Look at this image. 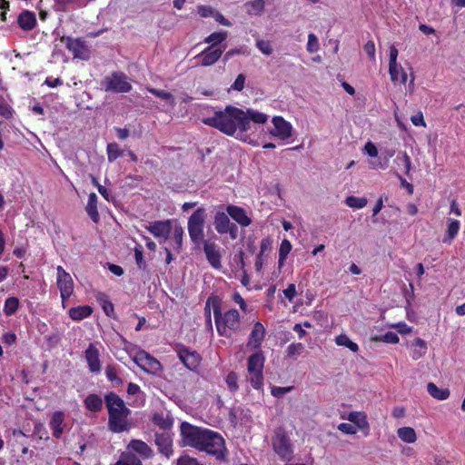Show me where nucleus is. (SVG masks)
<instances>
[{
	"label": "nucleus",
	"instance_id": "obj_1",
	"mask_svg": "<svg viewBox=\"0 0 465 465\" xmlns=\"http://www.w3.org/2000/svg\"><path fill=\"white\" fill-rule=\"evenodd\" d=\"M180 430L183 446L205 451L215 456L218 460H226L225 441L218 432L192 425L187 421L181 423Z\"/></svg>",
	"mask_w": 465,
	"mask_h": 465
},
{
	"label": "nucleus",
	"instance_id": "obj_2",
	"mask_svg": "<svg viewBox=\"0 0 465 465\" xmlns=\"http://www.w3.org/2000/svg\"><path fill=\"white\" fill-rule=\"evenodd\" d=\"M266 329L261 322H255L247 341V348L254 351L247 359L248 381L252 387L257 391L263 389V367L265 357L262 351V344L265 339Z\"/></svg>",
	"mask_w": 465,
	"mask_h": 465
},
{
	"label": "nucleus",
	"instance_id": "obj_3",
	"mask_svg": "<svg viewBox=\"0 0 465 465\" xmlns=\"http://www.w3.org/2000/svg\"><path fill=\"white\" fill-rule=\"evenodd\" d=\"M202 122L228 136H233L237 131L243 134L249 130L247 114L233 105H227L223 110L214 111L213 116L204 117Z\"/></svg>",
	"mask_w": 465,
	"mask_h": 465
},
{
	"label": "nucleus",
	"instance_id": "obj_4",
	"mask_svg": "<svg viewBox=\"0 0 465 465\" xmlns=\"http://www.w3.org/2000/svg\"><path fill=\"white\" fill-rule=\"evenodd\" d=\"M213 317L219 336L232 338L233 332L241 329V316L236 309L222 312L221 300L213 302Z\"/></svg>",
	"mask_w": 465,
	"mask_h": 465
},
{
	"label": "nucleus",
	"instance_id": "obj_5",
	"mask_svg": "<svg viewBox=\"0 0 465 465\" xmlns=\"http://www.w3.org/2000/svg\"><path fill=\"white\" fill-rule=\"evenodd\" d=\"M126 448L128 451H123L114 465H143L141 460L134 452L143 459H152L154 456L153 449L142 440H131Z\"/></svg>",
	"mask_w": 465,
	"mask_h": 465
},
{
	"label": "nucleus",
	"instance_id": "obj_6",
	"mask_svg": "<svg viewBox=\"0 0 465 465\" xmlns=\"http://www.w3.org/2000/svg\"><path fill=\"white\" fill-rule=\"evenodd\" d=\"M206 211L203 207L197 208L188 218L187 229L191 242L195 245L204 242V225Z\"/></svg>",
	"mask_w": 465,
	"mask_h": 465
},
{
	"label": "nucleus",
	"instance_id": "obj_7",
	"mask_svg": "<svg viewBox=\"0 0 465 465\" xmlns=\"http://www.w3.org/2000/svg\"><path fill=\"white\" fill-rule=\"evenodd\" d=\"M108 411V429L113 433H122L128 431L132 428V422L129 420L131 410H107Z\"/></svg>",
	"mask_w": 465,
	"mask_h": 465
},
{
	"label": "nucleus",
	"instance_id": "obj_8",
	"mask_svg": "<svg viewBox=\"0 0 465 465\" xmlns=\"http://www.w3.org/2000/svg\"><path fill=\"white\" fill-rule=\"evenodd\" d=\"M101 89L112 93H128L132 84L123 72H114L101 81Z\"/></svg>",
	"mask_w": 465,
	"mask_h": 465
},
{
	"label": "nucleus",
	"instance_id": "obj_9",
	"mask_svg": "<svg viewBox=\"0 0 465 465\" xmlns=\"http://www.w3.org/2000/svg\"><path fill=\"white\" fill-rule=\"evenodd\" d=\"M272 448L282 460H290L292 458L293 451L291 440L282 428H278L274 431Z\"/></svg>",
	"mask_w": 465,
	"mask_h": 465
},
{
	"label": "nucleus",
	"instance_id": "obj_10",
	"mask_svg": "<svg viewBox=\"0 0 465 465\" xmlns=\"http://www.w3.org/2000/svg\"><path fill=\"white\" fill-rule=\"evenodd\" d=\"M175 351L179 360L188 370L198 372V369L202 362V356L198 351L192 350L182 343H177L175 345Z\"/></svg>",
	"mask_w": 465,
	"mask_h": 465
},
{
	"label": "nucleus",
	"instance_id": "obj_11",
	"mask_svg": "<svg viewBox=\"0 0 465 465\" xmlns=\"http://www.w3.org/2000/svg\"><path fill=\"white\" fill-rule=\"evenodd\" d=\"M56 284L60 291L63 304L74 292V282L71 275L62 267H57Z\"/></svg>",
	"mask_w": 465,
	"mask_h": 465
},
{
	"label": "nucleus",
	"instance_id": "obj_12",
	"mask_svg": "<svg viewBox=\"0 0 465 465\" xmlns=\"http://www.w3.org/2000/svg\"><path fill=\"white\" fill-rule=\"evenodd\" d=\"M214 228L220 234L229 233L230 237L234 240L238 236V227L235 223H231L228 214L223 212H217L213 221Z\"/></svg>",
	"mask_w": 465,
	"mask_h": 465
},
{
	"label": "nucleus",
	"instance_id": "obj_13",
	"mask_svg": "<svg viewBox=\"0 0 465 465\" xmlns=\"http://www.w3.org/2000/svg\"><path fill=\"white\" fill-rule=\"evenodd\" d=\"M136 364L148 373H157L162 370L160 361L145 351H140L134 357Z\"/></svg>",
	"mask_w": 465,
	"mask_h": 465
},
{
	"label": "nucleus",
	"instance_id": "obj_14",
	"mask_svg": "<svg viewBox=\"0 0 465 465\" xmlns=\"http://www.w3.org/2000/svg\"><path fill=\"white\" fill-rule=\"evenodd\" d=\"M274 128L270 131V134L279 138L280 140L285 141L292 135V126L282 116H274L272 120Z\"/></svg>",
	"mask_w": 465,
	"mask_h": 465
},
{
	"label": "nucleus",
	"instance_id": "obj_15",
	"mask_svg": "<svg viewBox=\"0 0 465 465\" xmlns=\"http://www.w3.org/2000/svg\"><path fill=\"white\" fill-rule=\"evenodd\" d=\"M154 443L157 446V450L160 454L165 456L167 459L173 454V438L167 432L154 434Z\"/></svg>",
	"mask_w": 465,
	"mask_h": 465
},
{
	"label": "nucleus",
	"instance_id": "obj_16",
	"mask_svg": "<svg viewBox=\"0 0 465 465\" xmlns=\"http://www.w3.org/2000/svg\"><path fill=\"white\" fill-rule=\"evenodd\" d=\"M62 42L64 43L66 48L73 54L74 58L85 59L88 55V49L84 41L72 37H63Z\"/></svg>",
	"mask_w": 465,
	"mask_h": 465
},
{
	"label": "nucleus",
	"instance_id": "obj_17",
	"mask_svg": "<svg viewBox=\"0 0 465 465\" xmlns=\"http://www.w3.org/2000/svg\"><path fill=\"white\" fill-rule=\"evenodd\" d=\"M203 252L206 256L208 262L215 269H220L222 267L221 262V253L217 244L209 240L203 242Z\"/></svg>",
	"mask_w": 465,
	"mask_h": 465
},
{
	"label": "nucleus",
	"instance_id": "obj_18",
	"mask_svg": "<svg viewBox=\"0 0 465 465\" xmlns=\"http://www.w3.org/2000/svg\"><path fill=\"white\" fill-rule=\"evenodd\" d=\"M84 357L91 372L97 373L101 371L100 353L94 343H89Z\"/></svg>",
	"mask_w": 465,
	"mask_h": 465
},
{
	"label": "nucleus",
	"instance_id": "obj_19",
	"mask_svg": "<svg viewBox=\"0 0 465 465\" xmlns=\"http://www.w3.org/2000/svg\"><path fill=\"white\" fill-rule=\"evenodd\" d=\"M145 228L154 237H163V240H167L171 233V222L170 220L155 221L152 224L145 226Z\"/></svg>",
	"mask_w": 465,
	"mask_h": 465
},
{
	"label": "nucleus",
	"instance_id": "obj_20",
	"mask_svg": "<svg viewBox=\"0 0 465 465\" xmlns=\"http://www.w3.org/2000/svg\"><path fill=\"white\" fill-rule=\"evenodd\" d=\"M225 46L223 48L206 47L199 55L202 57L201 64L203 66H211L214 64L223 55Z\"/></svg>",
	"mask_w": 465,
	"mask_h": 465
},
{
	"label": "nucleus",
	"instance_id": "obj_21",
	"mask_svg": "<svg viewBox=\"0 0 465 465\" xmlns=\"http://www.w3.org/2000/svg\"><path fill=\"white\" fill-rule=\"evenodd\" d=\"M228 215H230L241 226L247 227L252 223V220L247 216L243 208L236 205H229L226 208Z\"/></svg>",
	"mask_w": 465,
	"mask_h": 465
},
{
	"label": "nucleus",
	"instance_id": "obj_22",
	"mask_svg": "<svg viewBox=\"0 0 465 465\" xmlns=\"http://www.w3.org/2000/svg\"><path fill=\"white\" fill-rule=\"evenodd\" d=\"M104 402L107 410H130L126 405L124 400L115 392L111 391L105 394Z\"/></svg>",
	"mask_w": 465,
	"mask_h": 465
},
{
	"label": "nucleus",
	"instance_id": "obj_23",
	"mask_svg": "<svg viewBox=\"0 0 465 465\" xmlns=\"http://www.w3.org/2000/svg\"><path fill=\"white\" fill-rule=\"evenodd\" d=\"M98 198L94 193H91L88 196L87 204L85 211L90 219L94 223H98L100 221V215L97 209Z\"/></svg>",
	"mask_w": 465,
	"mask_h": 465
},
{
	"label": "nucleus",
	"instance_id": "obj_24",
	"mask_svg": "<svg viewBox=\"0 0 465 465\" xmlns=\"http://www.w3.org/2000/svg\"><path fill=\"white\" fill-rule=\"evenodd\" d=\"M64 415L62 411H55L50 420L49 426L53 430V436L59 439L63 433V423Z\"/></svg>",
	"mask_w": 465,
	"mask_h": 465
},
{
	"label": "nucleus",
	"instance_id": "obj_25",
	"mask_svg": "<svg viewBox=\"0 0 465 465\" xmlns=\"http://www.w3.org/2000/svg\"><path fill=\"white\" fill-rule=\"evenodd\" d=\"M19 26L26 31L32 30L36 25L35 15L30 11H23L18 16Z\"/></svg>",
	"mask_w": 465,
	"mask_h": 465
},
{
	"label": "nucleus",
	"instance_id": "obj_26",
	"mask_svg": "<svg viewBox=\"0 0 465 465\" xmlns=\"http://www.w3.org/2000/svg\"><path fill=\"white\" fill-rule=\"evenodd\" d=\"M92 312L93 308L91 306L82 305L71 308L68 312V314L73 321L79 322L89 317Z\"/></svg>",
	"mask_w": 465,
	"mask_h": 465
},
{
	"label": "nucleus",
	"instance_id": "obj_27",
	"mask_svg": "<svg viewBox=\"0 0 465 465\" xmlns=\"http://www.w3.org/2000/svg\"><path fill=\"white\" fill-rule=\"evenodd\" d=\"M351 423L355 424L356 427L361 430H369L370 425L367 420V416L362 411H351L349 413L347 418Z\"/></svg>",
	"mask_w": 465,
	"mask_h": 465
},
{
	"label": "nucleus",
	"instance_id": "obj_28",
	"mask_svg": "<svg viewBox=\"0 0 465 465\" xmlns=\"http://www.w3.org/2000/svg\"><path fill=\"white\" fill-rule=\"evenodd\" d=\"M86 410L92 412H98L103 409V400L95 393L89 394L84 401Z\"/></svg>",
	"mask_w": 465,
	"mask_h": 465
},
{
	"label": "nucleus",
	"instance_id": "obj_29",
	"mask_svg": "<svg viewBox=\"0 0 465 465\" xmlns=\"http://www.w3.org/2000/svg\"><path fill=\"white\" fill-rule=\"evenodd\" d=\"M428 393L438 401H444L450 397V390L448 388H439L435 383L429 382L427 384Z\"/></svg>",
	"mask_w": 465,
	"mask_h": 465
},
{
	"label": "nucleus",
	"instance_id": "obj_30",
	"mask_svg": "<svg viewBox=\"0 0 465 465\" xmlns=\"http://www.w3.org/2000/svg\"><path fill=\"white\" fill-rule=\"evenodd\" d=\"M152 421L162 430H169L173 425V419L172 416L169 414L164 415L163 412L154 413L152 418Z\"/></svg>",
	"mask_w": 465,
	"mask_h": 465
},
{
	"label": "nucleus",
	"instance_id": "obj_31",
	"mask_svg": "<svg viewBox=\"0 0 465 465\" xmlns=\"http://www.w3.org/2000/svg\"><path fill=\"white\" fill-rule=\"evenodd\" d=\"M427 352V345L424 340L421 338H416L412 342V349L411 351V357L412 360L417 361L424 356Z\"/></svg>",
	"mask_w": 465,
	"mask_h": 465
},
{
	"label": "nucleus",
	"instance_id": "obj_32",
	"mask_svg": "<svg viewBox=\"0 0 465 465\" xmlns=\"http://www.w3.org/2000/svg\"><path fill=\"white\" fill-rule=\"evenodd\" d=\"M398 437L406 443H413L417 440L416 432L411 427H401L397 430Z\"/></svg>",
	"mask_w": 465,
	"mask_h": 465
},
{
	"label": "nucleus",
	"instance_id": "obj_33",
	"mask_svg": "<svg viewBox=\"0 0 465 465\" xmlns=\"http://www.w3.org/2000/svg\"><path fill=\"white\" fill-rule=\"evenodd\" d=\"M460 230V222L458 220H449L447 234L443 239V242L450 243L456 237Z\"/></svg>",
	"mask_w": 465,
	"mask_h": 465
},
{
	"label": "nucleus",
	"instance_id": "obj_34",
	"mask_svg": "<svg viewBox=\"0 0 465 465\" xmlns=\"http://www.w3.org/2000/svg\"><path fill=\"white\" fill-rule=\"evenodd\" d=\"M335 343L338 346H343L348 348L352 352H357L359 351V346L356 342L350 340V338L346 334H340L335 338Z\"/></svg>",
	"mask_w": 465,
	"mask_h": 465
},
{
	"label": "nucleus",
	"instance_id": "obj_35",
	"mask_svg": "<svg viewBox=\"0 0 465 465\" xmlns=\"http://www.w3.org/2000/svg\"><path fill=\"white\" fill-rule=\"evenodd\" d=\"M292 246L289 240L283 239L282 241V242L280 244V248H279V259H278V263H279L280 267L282 266L283 263L285 262L288 254L292 251Z\"/></svg>",
	"mask_w": 465,
	"mask_h": 465
},
{
	"label": "nucleus",
	"instance_id": "obj_36",
	"mask_svg": "<svg viewBox=\"0 0 465 465\" xmlns=\"http://www.w3.org/2000/svg\"><path fill=\"white\" fill-rule=\"evenodd\" d=\"M19 300L16 297H8L4 305V313L6 316L14 315L19 307Z\"/></svg>",
	"mask_w": 465,
	"mask_h": 465
},
{
	"label": "nucleus",
	"instance_id": "obj_37",
	"mask_svg": "<svg viewBox=\"0 0 465 465\" xmlns=\"http://www.w3.org/2000/svg\"><path fill=\"white\" fill-rule=\"evenodd\" d=\"M227 36H228V34L225 31L214 32V33L211 34L210 35H208L205 38L204 42L208 43V44H212L211 46H213V48L215 45H220L223 41H225Z\"/></svg>",
	"mask_w": 465,
	"mask_h": 465
},
{
	"label": "nucleus",
	"instance_id": "obj_38",
	"mask_svg": "<svg viewBox=\"0 0 465 465\" xmlns=\"http://www.w3.org/2000/svg\"><path fill=\"white\" fill-rule=\"evenodd\" d=\"M106 152L109 162H114L123 155V151L120 149L119 144L116 143H108Z\"/></svg>",
	"mask_w": 465,
	"mask_h": 465
},
{
	"label": "nucleus",
	"instance_id": "obj_39",
	"mask_svg": "<svg viewBox=\"0 0 465 465\" xmlns=\"http://www.w3.org/2000/svg\"><path fill=\"white\" fill-rule=\"evenodd\" d=\"M105 375L108 381L116 386L123 384V380L118 376L117 370L114 365H107L105 368Z\"/></svg>",
	"mask_w": 465,
	"mask_h": 465
},
{
	"label": "nucleus",
	"instance_id": "obj_40",
	"mask_svg": "<svg viewBox=\"0 0 465 465\" xmlns=\"http://www.w3.org/2000/svg\"><path fill=\"white\" fill-rule=\"evenodd\" d=\"M244 112L247 114V118H249V124L251 121L255 124H265L268 120L267 114L263 113L256 112L252 109H247Z\"/></svg>",
	"mask_w": 465,
	"mask_h": 465
},
{
	"label": "nucleus",
	"instance_id": "obj_41",
	"mask_svg": "<svg viewBox=\"0 0 465 465\" xmlns=\"http://www.w3.org/2000/svg\"><path fill=\"white\" fill-rule=\"evenodd\" d=\"M367 199L365 197L348 196L345 199V203L351 208L361 209L367 205Z\"/></svg>",
	"mask_w": 465,
	"mask_h": 465
},
{
	"label": "nucleus",
	"instance_id": "obj_42",
	"mask_svg": "<svg viewBox=\"0 0 465 465\" xmlns=\"http://www.w3.org/2000/svg\"><path fill=\"white\" fill-rule=\"evenodd\" d=\"M226 385L232 393L239 390L238 375L235 371H230L225 378Z\"/></svg>",
	"mask_w": 465,
	"mask_h": 465
},
{
	"label": "nucleus",
	"instance_id": "obj_43",
	"mask_svg": "<svg viewBox=\"0 0 465 465\" xmlns=\"http://www.w3.org/2000/svg\"><path fill=\"white\" fill-rule=\"evenodd\" d=\"M147 90L152 94H153V95H155V96H157V97H159L161 99H163V100H166V101H171L172 104H174V98H173V95L171 93L166 92L164 90H160V89L153 88V87H148Z\"/></svg>",
	"mask_w": 465,
	"mask_h": 465
},
{
	"label": "nucleus",
	"instance_id": "obj_44",
	"mask_svg": "<svg viewBox=\"0 0 465 465\" xmlns=\"http://www.w3.org/2000/svg\"><path fill=\"white\" fill-rule=\"evenodd\" d=\"M251 8L248 9L249 14L261 15L264 9V0H254L247 4Z\"/></svg>",
	"mask_w": 465,
	"mask_h": 465
},
{
	"label": "nucleus",
	"instance_id": "obj_45",
	"mask_svg": "<svg viewBox=\"0 0 465 465\" xmlns=\"http://www.w3.org/2000/svg\"><path fill=\"white\" fill-rule=\"evenodd\" d=\"M306 49L310 54H313L320 49L318 37L312 33L309 34L308 35Z\"/></svg>",
	"mask_w": 465,
	"mask_h": 465
},
{
	"label": "nucleus",
	"instance_id": "obj_46",
	"mask_svg": "<svg viewBox=\"0 0 465 465\" xmlns=\"http://www.w3.org/2000/svg\"><path fill=\"white\" fill-rule=\"evenodd\" d=\"M397 162L403 165L405 174L409 175L411 166V160L408 153L403 152L401 155H398Z\"/></svg>",
	"mask_w": 465,
	"mask_h": 465
},
{
	"label": "nucleus",
	"instance_id": "obj_47",
	"mask_svg": "<svg viewBox=\"0 0 465 465\" xmlns=\"http://www.w3.org/2000/svg\"><path fill=\"white\" fill-rule=\"evenodd\" d=\"M100 302L105 315L115 319L114 304L107 298L101 299Z\"/></svg>",
	"mask_w": 465,
	"mask_h": 465
},
{
	"label": "nucleus",
	"instance_id": "obj_48",
	"mask_svg": "<svg viewBox=\"0 0 465 465\" xmlns=\"http://www.w3.org/2000/svg\"><path fill=\"white\" fill-rule=\"evenodd\" d=\"M183 230L181 226H176L173 232V239L176 244L175 249L180 251L183 245Z\"/></svg>",
	"mask_w": 465,
	"mask_h": 465
},
{
	"label": "nucleus",
	"instance_id": "obj_49",
	"mask_svg": "<svg viewBox=\"0 0 465 465\" xmlns=\"http://www.w3.org/2000/svg\"><path fill=\"white\" fill-rule=\"evenodd\" d=\"M304 346L302 343H291L286 350L287 357L292 358L295 355H300L303 351Z\"/></svg>",
	"mask_w": 465,
	"mask_h": 465
},
{
	"label": "nucleus",
	"instance_id": "obj_50",
	"mask_svg": "<svg viewBox=\"0 0 465 465\" xmlns=\"http://www.w3.org/2000/svg\"><path fill=\"white\" fill-rule=\"evenodd\" d=\"M134 259H135V262H136V264L137 266L140 268V269H143L145 268L146 266V263L143 260V247L142 245L140 244H137L135 247H134Z\"/></svg>",
	"mask_w": 465,
	"mask_h": 465
},
{
	"label": "nucleus",
	"instance_id": "obj_51",
	"mask_svg": "<svg viewBox=\"0 0 465 465\" xmlns=\"http://www.w3.org/2000/svg\"><path fill=\"white\" fill-rule=\"evenodd\" d=\"M374 340L381 341H383L386 343H391V344H396L400 341L397 333H395L393 331H388L385 334H383L382 336H381L380 338H374Z\"/></svg>",
	"mask_w": 465,
	"mask_h": 465
},
{
	"label": "nucleus",
	"instance_id": "obj_52",
	"mask_svg": "<svg viewBox=\"0 0 465 465\" xmlns=\"http://www.w3.org/2000/svg\"><path fill=\"white\" fill-rule=\"evenodd\" d=\"M256 47L266 55H270L272 54V47L269 41L267 40H257L256 41Z\"/></svg>",
	"mask_w": 465,
	"mask_h": 465
},
{
	"label": "nucleus",
	"instance_id": "obj_53",
	"mask_svg": "<svg viewBox=\"0 0 465 465\" xmlns=\"http://www.w3.org/2000/svg\"><path fill=\"white\" fill-rule=\"evenodd\" d=\"M0 115L5 118H10L13 115L12 107L0 96Z\"/></svg>",
	"mask_w": 465,
	"mask_h": 465
},
{
	"label": "nucleus",
	"instance_id": "obj_54",
	"mask_svg": "<svg viewBox=\"0 0 465 465\" xmlns=\"http://www.w3.org/2000/svg\"><path fill=\"white\" fill-rule=\"evenodd\" d=\"M177 465H203L197 459L187 454H183L177 459Z\"/></svg>",
	"mask_w": 465,
	"mask_h": 465
},
{
	"label": "nucleus",
	"instance_id": "obj_55",
	"mask_svg": "<svg viewBox=\"0 0 465 465\" xmlns=\"http://www.w3.org/2000/svg\"><path fill=\"white\" fill-rule=\"evenodd\" d=\"M246 77L243 74L237 75L234 83L231 85L232 90L241 92L244 88Z\"/></svg>",
	"mask_w": 465,
	"mask_h": 465
},
{
	"label": "nucleus",
	"instance_id": "obj_56",
	"mask_svg": "<svg viewBox=\"0 0 465 465\" xmlns=\"http://www.w3.org/2000/svg\"><path fill=\"white\" fill-rule=\"evenodd\" d=\"M293 389V387H278V386H272L271 388V393L275 398H281L287 392L291 391Z\"/></svg>",
	"mask_w": 465,
	"mask_h": 465
},
{
	"label": "nucleus",
	"instance_id": "obj_57",
	"mask_svg": "<svg viewBox=\"0 0 465 465\" xmlns=\"http://www.w3.org/2000/svg\"><path fill=\"white\" fill-rule=\"evenodd\" d=\"M363 49L371 60H375V44L372 40H369Z\"/></svg>",
	"mask_w": 465,
	"mask_h": 465
},
{
	"label": "nucleus",
	"instance_id": "obj_58",
	"mask_svg": "<svg viewBox=\"0 0 465 465\" xmlns=\"http://www.w3.org/2000/svg\"><path fill=\"white\" fill-rule=\"evenodd\" d=\"M198 13L202 17H210L214 15L215 11L213 7L207 5H199Z\"/></svg>",
	"mask_w": 465,
	"mask_h": 465
},
{
	"label": "nucleus",
	"instance_id": "obj_59",
	"mask_svg": "<svg viewBox=\"0 0 465 465\" xmlns=\"http://www.w3.org/2000/svg\"><path fill=\"white\" fill-rule=\"evenodd\" d=\"M338 430L346 434H355L357 432L356 428L351 423L342 422L338 425Z\"/></svg>",
	"mask_w": 465,
	"mask_h": 465
},
{
	"label": "nucleus",
	"instance_id": "obj_60",
	"mask_svg": "<svg viewBox=\"0 0 465 465\" xmlns=\"http://www.w3.org/2000/svg\"><path fill=\"white\" fill-rule=\"evenodd\" d=\"M272 240L267 237V238H263L262 241H261V244H260V252H259V255H263V253L268 251V250H271L272 248Z\"/></svg>",
	"mask_w": 465,
	"mask_h": 465
},
{
	"label": "nucleus",
	"instance_id": "obj_61",
	"mask_svg": "<svg viewBox=\"0 0 465 465\" xmlns=\"http://www.w3.org/2000/svg\"><path fill=\"white\" fill-rule=\"evenodd\" d=\"M364 151L370 157H376L378 155V149L371 142L366 143L364 145Z\"/></svg>",
	"mask_w": 465,
	"mask_h": 465
},
{
	"label": "nucleus",
	"instance_id": "obj_62",
	"mask_svg": "<svg viewBox=\"0 0 465 465\" xmlns=\"http://www.w3.org/2000/svg\"><path fill=\"white\" fill-rule=\"evenodd\" d=\"M283 294L290 302H292L296 296L295 284L290 283L288 287L283 291Z\"/></svg>",
	"mask_w": 465,
	"mask_h": 465
},
{
	"label": "nucleus",
	"instance_id": "obj_63",
	"mask_svg": "<svg viewBox=\"0 0 465 465\" xmlns=\"http://www.w3.org/2000/svg\"><path fill=\"white\" fill-rule=\"evenodd\" d=\"M411 121L415 126H426V123L424 121V117L421 112L412 115L411 117Z\"/></svg>",
	"mask_w": 465,
	"mask_h": 465
},
{
	"label": "nucleus",
	"instance_id": "obj_64",
	"mask_svg": "<svg viewBox=\"0 0 465 465\" xmlns=\"http://www.w3.org/2000/svg\"><path fill=\"white\" fill-rule=\"evenodd\" d=\"M232 300L234 302H236L237 304H239L241 310L243 312H247V304L244 301V299L241 296V294L239 292H235L233 293L232 295Z\"/></svg>",
	"mask_w": 465,
	"mask_h": 465
}]
</instances>
